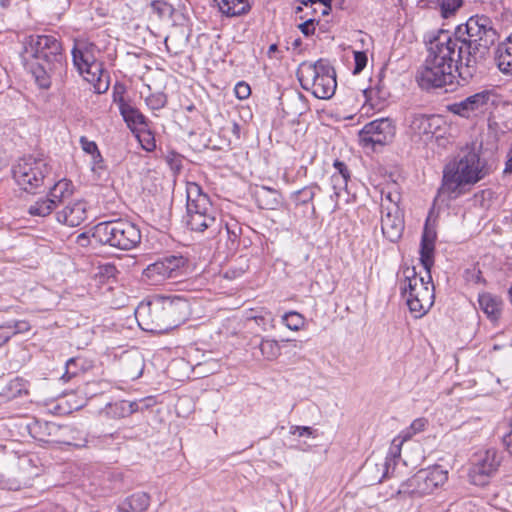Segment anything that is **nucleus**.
I'll use <instances>...</instances> for the list:
<instances>
[{
	"label": "nucleus",
	"instance_id": "f257e3e1",
	"mask_svg": "<svg viewBox=\"0 0 512 512\" xmlns=\"http://www.w3.org/2000/svg\"><path fill=\"white\" fill-rule=\"evenodd\" d=\"M427 57L416 73L418 85L425 90L456 87V77L464 82L462 68L465 60L456 50V44L446 39V31L439 30L427 45Z\"/></svg>",
	"mask_w": 512,
	"mask_h": 512
},
{
	"label": "nucleus",
	"instance_id": "f03ea898",
	"mask_svg": "<svg viewBox=\"0 0 512 512\" xmlns=\"http://www.w3.org/2000/svg\"><path fill=\"white\" fill-rule=\"evenodd\" d=\"M446 39L456 44V50L465 60L462 68L464 83L477 73V65L484 61L499 34L493 21L486 15L471 16L465 24L458 25L453 34L446 31Z\"/></svg>",
	"mask_w": 512,
	"mask_h": 512
},
{
	"label": "nucleus",
	"instance_id": "7ed1b4c3",
	"mask_svg": "<svg viewBox=\"0 0 512 512\" xmlns=\"http://www.w3.org/2000/svg\"><path fill=\"white\" fill-rule=\"evenodd\" d=\"M21 57L40 88L48 89L52 79H61L67 69L62 43L52 35L28 36Z\"/></svg>",
	"mask_w": 512,
	"mask_h": 512
},
{
	"label": "nucleus",
	"instance_id": "20e7f679",
	"mask_svg": "<svg viewBox=\"0 0 512 512\" xmlns=\"http://www.w3.org/2000/svg\"><path fill=\"white\" fill-rule=\"evenodd\" d=\"M436 231L426 222L420 243V262L427 273V281L423 277L416 276L415 268H407L404 271L405 280L401 287V293L406 299V303L415 318L425 315L433 305L434 286L432 284L431 269L434 265V251L436 241Z\"/></svg>",
	"mask_w": 512,
	"mask_h": 512
},
{
	"label": "nucleus",
	"instance_id": "39448f33",
	"mask_svg": "<svg viewBox=\"0 0 512 512\" xmlns=\"http://www.w3.org/2000/svg\"><path fill=\"white\" fill-rule=\"evenodd\" d=\"M484 163L474 147L466 146L443 169L438 193L449 200L464 195L471 186L484 178Z\"/></svg>",
	"mask_w": 512,
	"mask_h": 512
},
{
	"label": "nucleus",
	"instance_id": "423d86ee",
	"mask_svg": "<svg viewBox=\"0 0 512 512\" xmlns=\"http://www.w3.org/2000/svg\"><path fill=\"white\" fill-rule=\"evenodd\" d=\"M189 314L188 301L179 295L162 296L148 304L149 327L155 333H165L178 327Z\"/></svg>",
	"mask_w": 512,
	"mask_h": 512
},
{
	"label": "nucleus",
	"instance_id": "0eeeda50",
	"mask_svg": "<svg viewBox=\"0 0 512 512\" xmlns=\"http://www.w3.org/2000/svg\"><path fill=\"white\" fill-rule=\"evenodd\" d=\"M297 78L301 87L318 99H330L335 94L336 72L327 59L301 63L297 70Z\"/></svg>",
	"mask_w": 512,
	"mask_h": 512
},
{
	"label": "nucleus",
	"instance_id": "6e6552de",
	"mask_svg": "<svg viewBox=\"0 0 512 512\" xmlns=\"http://www.w3.org/2000/svg\"><path fill=\"white\" fill-rule=\"evenodd\" d=\"M93 237L104 245L130 250L141 242L142 235L136 224L120 218L98 223L94 227Z\"/></svg>",
	"mask_w": 512,
	"mask_h": 512
},
{
	"label": "nucleus",
	"instance_id": "1a4fd4ad",
	"mask_svg": "<svg viewBox=\"0 0 512 512\" xmlns=\"http://www.w3.org/2000/svg\"><path fill=\"white\" fill-rule=\"evenodd\" d=\"M51 174V166L45 158L25 156L20 158L12 168V175L17 185L28 193H36L45 179Z\"/></svg>",
	"mask_w": 512,
	"mask_h": 512
},
{
	"label": "nucleus",
	"instance_id": "9d476101",
	"mask_svg": "<svg viewBox=\"0 0 512 512\" xmlns=\"http://www.w3.org/2000/svg\"><path fill=\"white\" fill-rule=\"evenodd\" d=\"M447 479L448 472L440 466L420 469L412 477L401 483L397 494L413 498L423 497L444 485Z\"/></svg>",
	"mask_w": 512,
	"mask_h": 512
},
{
	"label": "nucleus",
	"instance_id": "9b49d317",
	"mask_svg": "<svg viewBox=\"0 0 512 512\" xmlns=\"http://www.w3.org/2000/svg\"><path fill=\"white\" fill-rule=\"evenodd\" d=\"M187 259L183 256L170 255L150 265L142 272V281L148 285H160L167 279H176L184 274Z\"/></svg>",
	"mask_w": 512,
	"mask_h": 512
},
{
	"label": "nucleus",
	"instance_id": "f8f14e48",
	"mask_svg": "<svg viewBox=\"0 0 512 512\" xmlns=\"http://www.w3.org/2000/svg\"><path fill=\"white\" fill-rule=\"evenodd\" d=\"M501 460V455L495 449L477 453L468 473L470 482L481 487L487 485L491 477L498 471Z\"/></svg>",
	"mask_w": 512,
	"mask_h": 512
},
{
	"label": "nucleus",
	"instance_id": "ddd939ff",
	"mask_svg": "<svg viewBox=\"0 0 512 512\" xmlns=\"http://www.w3.org/2000/svg\"><path fill=\"white\" fill-rule=\"evenodd\" d=\"M395 136V126L390 118L375 119L359 132V140L363 147L384 146Z\"/></svg>",
	"mask_w": 512,
	"mask_h": 512
},
{
	"label": "nucleus",
	"instance_id": "4468645a",
	"mask_svg": "<svg viewBox=\"0 0 512 512\" xmlns=\"http://www.w3.org/2000/svg\"><path fill=\"white\" fill-rule=\"evenodd\" d=\"M405 228L404 214L399 205L381 204V230L392 243L399 241Z\"/></svg>",
	"mask_w": 512,
	"mask_h": 512
},
{
	"label": "nucleus",
	"instance_id": "2eb2a0df",
	"mask_svg": "<svg viewBox=\"0 0 512 512\" xmlns=\"http://www.w3.org/2000/svg\"><path fill=\"white\" fill-rule=\"evenodd\" d=\"M410 135L417 140L427 142L440 129L441 118L435 115L414 113L406 118Z\"/></svg>",
	"mask_w": 512,
	"mask_h": 512
},
{
	"label": "nucleus",
	"instance_id": "dca6fc26",
	"mask_svg": "<svg viewBox=\"0 0 512 512\" xmlns=\"http://www.w3.org/2000/svg\"><path fill=\"white\" fill-rule=\"evenodd\" d=\"M406 440L400 438V435L392 441V445L389 448V451L385 457V460L382 464H370L366 463L363 467L364 473H373L376 472V475L372 479L377 483L382 482V480L389 476L390 473H393L396 459L400 457L401 453V445Z\"/></svg>",
	"mask_w": 512,
	"mask_h": 512
},
{
	"label": "nucleus",
	"instance_id": "f3484780",
	"mask_svg": "<svg viewBox=\"0 0 512 512\" xmlns=\"http://www.w3.org/2000/svg\"><path fill=\"white\" fill-rule=\"evenodd\" d=\"M491 96V93L487 90L475 93L464 100L451 104L449 111L455 115L470 118L486 108Z\"/></svg>",
	"mask_w": 512,
	"mask_h": 512
},
{
	"label": "nucleus",
	"instance_id": "a211bd4d",
	"mask_svg": "<svg viewBox=\"0 0 512 512\" xmlns=\"http://www.w3.org/2000/svg\"><path fill=\"white\" fill-rule=\"evenodd\" d=\"M186 194V214H217L209 196L203 193L198 184L188 183Z\"/></svg>",
	"mask_w": 512,
	"mask_h": 512
},
{
	"label": "nucleus",
	"instance_id": "6ab92c4d",
	"mask_svg": "<svg viewBox=\"0 0 512 512\" xmlns=\"http://www.w3.org/2000/svg\"><path fill=\"white\" fill-rule=\"evenodd\" d=\"M186 226L194 232L208 231L211 236L221 232L223 222L217 214H186L184 216Z\"/></svg>",
	"mask_w": 512,
	"mask_h": 512
},
{
	"label": "nucleus",
	"instance_id": "aec40b11",
	"mask_svg": "<svg viewBox=\"0 0 512 512\" xmlns=\"http://www.w3.org/2000/svg\"><path fill=\"white\" fill-rule=\"evenodd\" d=\"M87 218V203L84 200L69 202L61 211L56 213L59 223L70 227L79 226Z\"/></svg>",
	"mask_w": 512,
	"mask_h": 512
},
{
	"label": "nucleus",
	"instance_id": "412c9836",
	"mask_svg": "<svg viewBox=\"0 0 512 512\" xmlns=\"http://www.w3.org/2000/svg\"><path fill=\"white\" fill-rule=\"evenodd\" d=\"M118 108L125 123L132 131L139 126L146 125L145 116L137 108L126 102L123 97L118 100Z\"/></svg>",
	"mask_w": 512,
	"mask_h": 512
},
{
	"label": "nucleus",
	"instance_id": "4be33fe9",
	"mask_svg": "<svg viewBox=\"0 0 512 512\" xmlns=\"http://www.w3.org/2000/svg\"><path fill=\"white\" fill-rule=\"evenodd\" d=\"M479 306L486 316L492 321L497 322L501 316L502 300L490 293H483L478 298Z\"/></svg>",
	"mask_w": 512,
	"mask_h": 512
},
{
	"label": "nucleus",
	"instance_id": "5701e85b",
	"mask_svg": "<svg viewBox=\"0 0 512 512\" xmlns=\"http://www.w3.org/2000/svg\"><path fill=\"white\" fill-rule=\"evenodd\" d=\"M150 505V496L145 492L134 493L118 506V512H144Z\"/></svg>",
	"mask_w": 512,
	"mask_h": 512
},
{
	"label": "nucleus",
	"instance_id": "b1692460",
	"mask_svg": "<svg viewBox=\"0 0 512 512\" xmlns=\"http://www.w3.org/2000/svg\"><path fill=\"white\" fill-rule=\"evenodd\" d=\"M495 59L499 69L505 74H512V34L496 49Z\"/></svg>",
	"mask_w": 512,
	"mask_h": 512
},
{
	"label": "nucleus",
	"instance_id": "393cba45",
	"mask_svg": "<svg viewBox=\"0 0 512 512\" xmlns=\"http://www.w3.org/2000/svg\"><path fill=\"white\" fill-rule=\"evenodd\" d=\"M220 12L228 17L246 14L251 9L248 0H213Z\"/></svg>",
	"mask_w": 512,
	"mask_h": 512
},
{
	"label": "nucleus",
	"instance_id": "a878e982",
	"mask_svg": "<svg viewBox=\"0 0 512 512\" xmlns=\"http://www.w3.org/2000/svg\"><path fill=\"white\" fill-rule=\"evenodd\" d=\"M255 195L261 209L274 210L281 203V194L277 190L266 186L257 190Z\"/></svg>",
	"mask_w": 512,
	"mask_h": 512
},
{
	"label": "nucleus",
	"instance_id": "bb28decb",
	"mask_svg": "<svg viewBox=\"0 0 512 512\" xmlns=\"http://www.w3.org/2000/svg\"><path fill=\"white\" fill-rule=\"evenodd\" d=\"M73 183L68 179H61L56 182L49 190L48 197L53 200L54 205L57 207L66 199L70 198L73 194Z\"/></svg>",
	"mask_w": 512,
	"mask_h": 512
},
{
	"label": "nucleus",
	"instance_id": "cd10ccee",
	"mask_svg": "<svg viewBox=\"0 0 512 512\" xmlns=\"http://www.w3.org/2000/svg\"><path fill=\"white\" fill-rule=\"evenodd\" d=\"M136 411H138V404L128 400H120L114 403H109L105 407L106 415L112 418L128 417Z\"/></svg>",
	"mask_w": 512,
	"mask_h": 512
},
{
	"label": "nucleus",
	"instance_id": "c85d7f7f",
	"mask_svg": "<svg viewBox=\"0 0 512 512\" xmlns=\"http://www.w3.org/2000/svg\"><path fill=\"white\" fill-rule=\"evenodd\" d=\"M27 393L25 381L16 377L9 381L0 393V400L9 401Z\"/></svg>",
	"mask_w": 512,
	"mask_h": 512
},
{
	"label": "nucleus",
	"instance_id": "c756f323",
	"mask_svg": "<svg viewBox=\"0 0 512 512\" xmlns=\"http://www.w3.org/2000/svg\"><path fill=\"white\" fill-rule=\"evenodd\" d=\"M258 348L263 359L267 361H274L281 355L279 342L272 338H261Z\"/></svg>",
	"mask_w": 512,
	"mask_h": 512
},
{
	"label": "nucleus",
	"instance_id": "7c9ffc66",
	"mask_svg": "<svg viewBox=\"0 0 512 512\" xmlns=\"http://www.w3.org/2000/svg\"><path fill=\"white\" fill-rule=\"evenodd\" d=\"M223 226L225 228L226 235L228 238L229 249H237L239 246L240 236L243 231L241 224L236 219L230 218L223 224Z\"/></svg>",
	"mask_w": 512,
	"mask_h": 512
},
{
	"label": "nucleus",
	"instance_id": "2f4dec72",
	"mask_svg": "<svg viewBox=\"0 0 512 512\" xmlns=\"http://www.w3.org/2000/svg\"><path fill=\"white\" fill-rule=\"evenodd\" d=\"M81 48H84L86 62H88L91 70L92 78H86L88 81H93L96 75L102 71L101 63L97 62L95 52L97 51V47L93 43L88 42H80Z\"/></svg>",
	"mask_w": 512,
	"mask_h": 512
},
{
	"label": "nucleus",
	"instance_id": "473e14b6",
	"mask_svg": "<svg viewBox=\"0 0 512 512\" xmlns=\"http://www.w3.org/2000/svg\"><path fill=\"white\" fill-rule=\"evenodd\" d=\"M57 207L54 205L53 200L48 196L46 198H40L28 208V213L34 217H46L52 213Z\"/></svg>",
	"mask_w": 512,
	"mask_h": 512
},
{
	"label": "nucleus",
	"instance_id": "72a5a7b5",
	"mask_svg": "<svg viewBox=\"0 0 512 512\" xmlns=\"http://www.w3.org/2000/svg\"><path fill=\"white\" fill-rule=\"evenodd\" d=\"M72 61L74 67L78 70L81 75H91V70L88 62H86L84 48H81L80 43L76 42L71 51Z\"/></svg>",
	"mask_w": 512,
	"mask_h": 512
},
{
	"label": "nucleus",
	"instance_id": "f704fd0d",
	"mask_svg": "<svg viewBox=\"0 0 512 512\" xmlns=\"http://www.w3.org/2000/svg\"><path fill=\"white\" fill-rule=\"evenodd\" d=\"M317 191H320L318 185H309L292 193L291 199L296 205H306L312 203Z\"/></svg>",
	"mask_w": 512,
	"mask_h": 512
},
{
	"label": "nucleus",
	"instance_id": "c9c22d12",
	"mask_svg": "<svg viewBox=\"0 0 512 512\" xmlns=\"http://www.w3.org/2000/svg\"><path fill=\"white\" fill-rule=\"evenodd\" d=\"M349 178L343 177V175H332L331 176V186L333 189V194L331 195V199L335 201L336 205L340 200L343 192H346L347 184Z\"/></svg>",
	"mask_w": 512,
	"mask_h": 512
},
{
	"label": "nucleus",
	"instance_id": "e433bc0d",
	"mask_svg": "<svg viewBox=\"0 0 512 512\" xmlns=\"http://www.w3.org/2000/svg\"><path fill=\"white\" fill-rule=\"evenodd\" d=\"M364 95L367 100L371 101L375 96L380 101H385L390 96L388 88L385 86L382 79H379L378 83L374 87H370L364 90Z\"/></svg>",
	"mask_w": 512,
	"mask_h": 512
},
{
	"label": "nucleus",
	"instance_id": "4c0bfd02",
	"mask_svg": "<svg viewBox=\"0 0 512 512\" xmlns=\"http://www.w3.org/2000/svg\"><path fill=\"white\" fill-rule=\"evenodd\" d=\"M441 16L445 19L453 16L463 5V0H437Z\"/></svg>",
	"mask_w": 512,
	"mask_h": 512
},
{
	"label": "nucleus",
	"instance_id": "58836bf2",
	"mask_svg": "<svg viewBox=\"0 0 512 512\" xmlns=\"http://www.w3.org/2000/svg\"><path fill=\"white\" fill-rule=\"evenodd\" d=\"M151 11L158 19L169 18L173 13V7L163 0H154L150 3Z\"/></svg>",
	"mask_w": 512,
	"mask_h": 512
},
{
	"label": "nucleus",
	"instance_id": "ea45409f",
	"mask_svg": "<svg viewBox=\"0 0 512 512\" xmlns=\"http://www.w3.org/2000/svg\"><path fill=\"white\" fill-rule=\"evenodd\" d=\"M282 322L288 329L298 331L304 324V318L298 312L291 311L283 315Z\"/></svg>",
	"mask_w": 512,
	"mask_h": 512
},
{
	"label": "nucleus",
	"instance_id": "a19ab883",
	"mask_svg": "<svg viewBox=\"0 0 512 512\" xmlns=\"http://www.w3.org/2000/svg\"><path fill=\"white\" fill-rule=\"evenodd\" d=\"M64 430H68L71 433V437L67 440H63L62 443L72 445L77 448L85 447L87 439L84 432L71 427H65Z\"/></svg>",
	"mask_w": 512,
	"mask_h": 512
},
{
	"label": "nucleus",
	"instance_id": "79ce46f5",
	"mask_svg": "<svg viewBox=\"0 0 512 512\" xmlns=\"http://www.w3.org/2000/svg\"><path fill=\"white\" fill-rule=\"evenodd\" d=\"M426 423L427 421L424 418L415 419L409 427L400 433V438L403 440L411 439L414 435L424 430Z\"/></svg>",
	"mask_w": 512,
	"mask_h": 512
},
{
	"label": "nucleus",
	"instance_id": "37998d69",
	"mask_svg": "<svg viewBox=\"0 0 512 512\" xmlns=\"http://www.w3.org/2000/svg\"><path fill=\"white\" fill-rule=\"evenodd\" d=\"M6 331H10L9 339L20 333H25L30 330V324L26 320L8 321L4 324Z\"/></svg>",
	"mask_w": 512,
	"mask_h": 512
},
{
	"label": "nucleus",
	"instance_id": "c03bdc74",
	"mask_svg": "<svg viewBox=\"0 0 512 512\" xmlns=\"http://www.w3.org/2000/svg\"><path fill=\"white\" fill-rule=\"evenodd\" d=\"M147 106L152 110H160L167 103V96L163 92L150 94L145 100Z\"/></svg>",
	"mask_w": 512,
	"mask_h": 512
},
{
	"label": "nucleus",
	"instance_id": "a18cd8bd",
	"mask_svg": "<svg viewBox=\"0 0 512 512\" xmlns=\"http://www.w3.org/2000/svg\"><path fill=\"white\" fill-rule=\"evenodd\" d=\"M263 331H268L274 328V317L271 312H264L260 315H255L252 317Z\"/></svg>",
	"mask_w": 512,
	"mask_h": 512
},
{
	"label": "nucleus",
	"instance_id": "49530a36",
	"mask_svg": "<svg viewBox=\"0 0 512 512\" xmlns=\"http://www.w3.org/2000/svg\"><path fill=\"white\" fill-rule=\"evenodd\" d=\"M79 358H70L66 361V370L65 373L62 375L61 379L65 382L69 381L73 377L78 375V370L73 369V366L76 365L77 362H79Z\"/></svg>",
	"mask_w": 512,
	"mask_h": 512
},
{
	"label": "nucleus",
	"instance_id": "de8ad7c7",
	"mask_svg": "<svg viewBox=\"0 0 512 512\" xmlns=\"http://www.w3.org/2000/svg\"><path fill=\"white\" fill-rule=\"evenodd\" d=\"M80 144L84 152L90 155H96L97 157L100 158V151L98 149L97 144L94 141H90L85 136H82L80 138Z\"/></svg>",
	"mask_w": 512,
	"mask_h": 512
},
{
	"label": "nucleus",
	"instance_id": "09e8293b",
	"mask_svg": "<svg viewBox=\"0 0 512 512\" xmlns=\"http://www.w3.org/2000/svg\"><path fill=\"white\" fill-rule=\"evenodd\" d=\"M235 96L240 100H245L251 95V88L248 83L239 81L234 88Z\"/></svg>",
	"mask_w": 512,
	"mask_h": 512
},
{
	"label": "nucleus",
	"instance_id": "8fccbe9b",
	"mask_svg": "<svg viewBox=\"0 0 512 512\" xmlns=\"http://www.w3.org/2000/svg\"><path fill=\"white\" fill-rule=\"evenodd\" d=\"M355 66L353 69L354 74L360 73L367 65V55L363 51L354 52Z\"/></svg>",
	"mask_w": 512,
	"mask_h": 512
},
{
	"label": "nucleus",
	"instance_id": "3c124183",
	"mask_svg": "<svg viewBox=\"0 0 512 512\" xmlns=\"http://www.w3.org/2000/svg\"><path fill=\"white\" fill-rule=\"evenodd\" d=\"M506 432L502 436L503 444L510 454H512V419L506 425Z\"/></svg>",
	"mask_w": 512,
	"mask_h": 512
},
{
	"label": "nucleus",
	"instance_id": "603ef678",
	"mask_svg": "<svg viewBox=\"0 0 512 512\" xmlns=\"http://www.w3.org/2000/svg\"><path fill=\"white\" fill-rule=\"evenodd\" d=\"M315 19H308L299 25V29L305 36L313 35L315 32Z\"/></svg>",
	"mask_w": 512,
	"mask_h": 512
},
{
	"label": "nucleus",
	"instance_id": "864d4df0",
	"mask_svg": "<svg viewBox=\"0 0 512 512\" xmlns=\"http://www.w3.org/2000/svg\"><path fill=\"white\" fill-rule=\"evenodd\" d=\"M290 433L293 435L297 434L300 437H309L313 435V429L309 426H292L290 428Z\"/></svg>",
	"mask_w": 512,
	"mask_h": 512
},
{
	"label": "nucleus",
	"instance_id": "5fc2aeb1",
	"mask_svg": "<svg viewBox=\"0 0 512 512\" xmlns=\"http://www.w3.org/2000/svg\"><path fill=\"white\" fill-rule=\"evenodd\" d=\"M333 166L336 169L333 175H343V177L350 178L349 170L344 162L335 160Z\"/></svg>",
	"mask_w": 512,
	"mask_h": 512
},
{
	"label": "nucleus",
	"instance_id": "6e6d98bb",
	"mask_svg": "<svg viewBox=\"0 0 512 512\" xmlns=\"http://www.w3.org/2000/svg\"><path fill=\"white\" fill-rule=\"evenodd\" d=\"M384 200L389 202L388 205H399L400 195L396 192H388L384 195Z\"/></svg>",
	"mask_w": 512,
	"mask_h": 512
},
{
	"label": "nucleus",
	"instance_id": "4d7b16f0",
	"mask_svg": "<svg viewBox=\"0 0 512 512\" xmlns=\"http://www.w3.org/2000/svg\"><path fill=\"white\" fill-rule=\"evenodd\" d=\"M467 275H470V277H468L467 279L469 281H472V282L476 283V284L484 282V279L482 277V273L479 270L478 271L473 270L472 272L467 271Z\"/></svg>",
	"mask_w": 512,
	"mask_h": 512
},
{
	"label": "nucleus",
	"instance_id": "13d9d810",
	"mask_svg": "<svg viewBox=\"0 0 512 512\" xmlns=\"http://www.w3.org/2000/svg\"><path fill=\"white\" fill-rule=\"evenodd\" d=\"M167 162L171 165V167L179 168L181 166V159L179 155L175 153H171L166 157Z\"/></svg>",
	"mask_w": 512,
	"mask_h": 512
},
{
	"label": "nucleus",
	"instance_id": "bf43d9fd",
	"mask_svg": "<svg viewBox=\"0 0 512 512\" xmlns=\"http://www.w3.org/2000/svg\"><path fill=\"white\" fill-rule=\"evenodd\" d=\"M9 333L10 331H6L4 324L0 325V347L10 340Z\"/></svg>",
	"mask_w": 512,
	"mask_h": 512
},
{
	"label": "nucleus",
	"instance_id": "052dcab7",
	"mask_svg": "<svg viewBox=\"0 0 512 512\" xmlns=\"http://www.w3.org/2000/svg\"><path fill=\"white\" fill-rule=\"evenodd\" d=\"M92 156V162L94 164V168L97 167V168H102V164H103V157L102 155L100 154V158L97 157L96 155H91Z\"/></svg>",
	"mask_w": 512,
	"mask_h": 512
},
{
	"label": "nucleus",
	"instance_id": "680f3d73",
	"mask_svg": "<svg viewBox=\"0 0 512 512\" xmlns=\"http://www.w3.org/2000/svg\"><path fill=\"white\" fill-rule=\"evenodd\" d=\"M240 125L236 122L233 123L232 132L234 135H236L237 138L240 137Z\"/></svg>",
	"mask_w": 512,
	"mask_h": 512
},
{
	"label": "nucleus",
	"instance_id": "e2e57ef3",
	"mask_svg": "<svg viewBox=\"0 0 512 512\" xmlns=\"http://www.w3.org/2000/svg\"><path fill=\"white\" fill-rule=\"evenodd\" d=\"M278 52V46L276 44H271L268 49V56L273 57V54Z\"/></svg>",
	"mask_w": 512,
	"mask_h": 512
},
{
	"label": "nucleus",
	"instance_id": "0e129e2a",
	"mask_svg": "<svg viewBox=\"0 0 512 512\" xmlns=\"http://www.w3.org/2000/svg\"><path fill=\"white\" fill-rule=\"evenodd\" d=\"M321 4L324 5V7H327V9H331V2L332 0H318Z\"/></svg>",
	"mask_w": 512,
	"mask_h": 512
},
{
	"label": "nucleus",
	"instance_id": "69168bd1",
	"mask_svg": "<svg viewBox=\"0 0 512 512\" xmlns=\"http://www.w3.org/2000/svg\"><path fill=\"white\" fill-rule=\"evenodd\" d=\"M505 171L512 172V156L508 159L506 163Z\"/></svg>",
	"mask_w": 512,
	"mask_h": 512
},
{
	"label": "nucleus",
	"instance_id": "338daca9",
	"mask_svg": "<svg viewBox=\"0 0 512 512\" xmlns=\"http://www.w3.org/2000/svg\"><path fill=\"white\" fill-rule=\"evenodd\" d=\"M316 2H318V0H303L302 4L305 5V6H308V5H313Z\"/></svg>",
	"mask_w": 512,
	"mask_h": 512
},
{
	"label": "nucleus",
	"instance_id": "774afa93",
	"mask_svg": "<svg viewBox=\"0 0 512 512\" xmlns=\"http://www.w3.org/2000/svg\"><path fill=\"white\" fill-rule=\"evenodd\" d=\"M226 277H227V278H233V277H236V273H235V271L228 270V271L226 272Z\"/></svg>",
	"mask_w": 512,
	"mask_h": 512
}]
</instances>
